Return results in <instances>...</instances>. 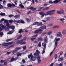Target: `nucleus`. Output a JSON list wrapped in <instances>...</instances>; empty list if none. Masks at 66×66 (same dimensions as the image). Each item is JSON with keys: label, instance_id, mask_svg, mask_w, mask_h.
Returning <instances> with one entry per match:
<instances>
[{"label": "nucleus", "instance_id": "nucleus-56", "mask_svg": "<svg viewBox=\"0 0 66 66\" xmlns=\"http://www.w3.org/2000/svg\"><path fill=\"white\" fill-rule=\"evenodd\" d=\"M48 26H53V24L52 23H50L48 24Z\"/></svg>", "mask_w": 66, "mask_h": 66}, {"label": "nucleus", "instance_id": "nucleus-17", "mask_svg": "<svg viewBox=\"0 0 66 66\" xmlns=\"http://www.w3.org/2000/svg\"><path fill=\"white\" fill-rule=\"evenodd\" d=\"M62 33L63 35H65L66 34V30L65 29H63L62 31Z\"/></svg>", "mask_w": 66, "mask_h": 66}, {"label": "nucleus", "instance_id": "nucleus-50", "mask_svg": "<svg viewBox=\"0 0 66 66\" xmlns=\"http://www.w3.org/2000/svg\"><path fill=\"white\" fill-rule=\"evenodd\" d=\"M9 17H10V18H11V17H12V16H14L13 15H12V14L9 15Z\"/></svg>", "mask_w": 66, "mask_h": 66}, {"label": "nucleus", "instance_id": "nucleus-61", "mask_svg": "<svg viewBox=\"0 0 66 66\" xmlns=\"http://www.w3.org/2000/svg\"><path fill=\"white\" fill-rule=\"evenodd\" d=\"M5 61V60H1V63H4V62Z\"/></svg>", "mask_w": 66, "mask_h": 66}, {"label": "nucleus", "instance_id": "nucleus-31", "mask_svg": "<svg viewBox=\"0 0 66 66\" xmlns=\"http://www.w3.org/2000/svg\"><path fill=\"white\" fill-rule=\"evenodd\" d=\"M52 33V31H50L48 33L47 35H50Z\"/></svg>", "mask_w": 66, "mask_h": 66}, {"label": "nucleus", "instance_id": "nucleus-22", "mask_svg": "<svg viewBox=\"0 0 66 66\" xmlns=\"http://www.w3.org/2000/svg\"><path fill=\"white\" fill-rule=\"evenodd\" d=\"M63 58H60L58 59V61L59 62H62V61H63Z\"/></svg>", "mask_w": 66, "mask_h": 66}, {"label": "nucleus", "instance_id": "nucleus-5", "mask_svg": "<svg viewBox=\"0 0 66 66\" xmlns=\"http://www.w3.org/2000/svg\"><path fill=\"white\" fill-rule=\"evenodd\" d=\"M13 43V42H10L8 43H4L2 44V45L5 47H7L9 46V44H12Z\"/></svg>", "mask_w": 66, "mask_h": 66}, {"label": "nucleus", "instance_id": "nucleus-60", "mask_svg": "<svg viewBox=\"0 0 66 66\" xmlns=\"http://www.w3.org/2000/svg\"><path fill=\"white\" fill-rule=\"evenodd\" d=\"M63 64L62 63H60L59 64V66H63Z\"/></svg>", "mask_w": 66, "mask_h": 66}, {"label": "nucleus", "instance_id": "nucleus-36", "mask_svg": "<svg viewBox=\"0 0 66 66\" xmlns=\"http://www.w3.org/2000/svg\"><path fill=\"white\" fill-rule=\"evenodd\" d=\"M60 20L61 21H64V20H65V19L64 18H62L60 19Z\"/></svg>", "mask_w": 66, "mask_h": 66}, {"label": "nucleus", "instance_id": "nucleus-54", "mask_svg": "<svg viewBox=\"0 0 66 66\" xmlns=\"http://www.w3.org/2000/svg\"><path fill=\"white\" fill-rule=\"evenodd\" d=\"M7 62H4V65H7Z\"/></svg>", "mask_w": 66, "mask_h": 66}, {"label": "nucleus", "instance_id": "nucleus-33", "mask_svg": "<svg viewBox=\"0 0 66 66\" xmlns=\"http://www.w3.org/2000/svg\"><path fill=\"white\" fill-rule=\"evenodd\" d=\"M38 42H39V40H40V41H42L43 40V39L42 38H38Z\"/></svg>", "mask_w": 66, "mask_h": 66}, {"label": "nucleus", "instance_id": "nucleus-62", "mask_svg": "<svg viewBox=\"0 0 66 66\" xmlns=\"http://www.w3.org/2000/svg\"><path fill=\"white\" fill-rule=\"evenodd\" d=\"M12 6L13 7H14V6H15V5L14 4H12Z\"/></svg>", "mask_w": 66, "mask_h": 66}, {"label": "nucleus", "instance_id": "nucleus-43", "mask_svg": "<svg viewBox=\"0 0 66 66\" xmlns=\"http://www.w3.org/2000/svg\"><path fill=\"white\" fill-rule=\"evenodd\" d=\"M3 35V32H0V35H1V37Z\"/></svg>", "mask_w": 66, "mask_h": 66}, {"label": "nucleus", "instance_id": "nucleus-46", "mask_svg": "<svg viewBox=\"0 0 66 66\" xmlns=\"http://www.w3.org/2000/svg\"><path fill=\"white\" fill-rule=\"evenodd\" d=\"M26 20L29 23L30 22V20L28 19H26Z\"/></svg>", "mask_w": 66, "mask_h": 66}, {"label": "nucleus", "instance_id": "nucleus-53", "mask_svg": "<svg viewBox=\"0 0 66 66\" xmlns=\"http://www.w3.org/2000/svg\"><path fill=\"white\" fill-rule=\"evenodd\" d=\"M7 22H8V21L7 20H4V23H7Z\"/></svg>", "mask_w": 66, "mask_h": 66}, {"label": "nucleus", "instance_id": "nucleus-58", "mask_svg": "<svg viewBox=\"0 0 66 66\" xmlns=\"http://www.w3.org/2000/svg\"><path fill=\"white\" fill-rule=\"evenodd\" d=\"M48 5H49V4H45L44 5V6H47Z\"/></svg>", "mask_w": 66, "mask_h": 66}, {"label": "nucleus", "instance_id": "nucleus-37", "mask_svg": "<svg viewBox=\"0 0 66 66\" xmlns=\"http://www.w3.org/2000/svg\"><path fill=\"white\" fill-rule=\"evenodd\" d=\"M3 5H5V3H6V1H3Z\"/></svg>", "mask_w": 66, "mask_h": 66}, {"label": "nucleus", "instance_id": "nucleus-30", "mask_svg": "<svg viewBox=\"0 0 66 66\" xmlns=\"http://www.w3.org/2000/svg\"><path fill=\"white\" fill-rule=\"evenodd\" d=\"M18 32L19 33H21L23 32V30H22V29L19 30V31Z\"/></svg>", "mask_w": 66, "mask_h": 66}, {"label": "nucleus", "instance_id": "nucleus-49", "mask_svg": "<svg viewBox=\"0 0 66 66\" xmlns=\"http://www.w3.org/2000/svg\"><path fill=\"white\" fill-rule=\"evenodd\" d=\"M39 33L38 30H37L35 32V33Z\"/></svg>", "mask_w": 66, "mask_h": 66}, {"label": "nucleus", "instance_id": "nucleus-27", "mask_svg": "<svg viewBox=\"0 0 66 66\" xmlns=\"http://www.w3.org/2000/svg\"><path fill=\"white\" fill-rule=\"evenodd\" d=\"M46 21H48V20H49L50 19V18L49 17H46Z\"/></svg>", "mask_w": 66, "mask_h": 66}, {"label": "nucleus", "instance_id": "nucleus-47", "mask_svg": "<svg viewBox=\"0 0 66 66\" xmlns=\"http://www.w3.org/2000/svg\"><path fill=\"white\" fill-rule=\"evenodd\" d=\"M50 11L51 13H52L53 12H55V10H51Z\"/></svg>", "mask_w": 66, "mask_h": 66}, {"label": "nucleus", "instance_id": "nucleus-14", "mask_svg": "<svg viewBox=\"0 0 66 66\" xmlns=\"http://www.w3.org/2000/svg\"><path fill=\"white\" fill-rule=\"evenodd\" d=\"M29 9H30V10H31L32 11H35V10H36V8H34L33 7H31L29 8Z\"/></svg>", "mask_w": 66, "mask_h": 66}, {"label": "nucleus", "instance_id": "nucleus-13", "mask_svg": "<svg viewBox=\"0 0 66 66\" xmlns=\"http://www.w3.org/2000/svg\"><path fill=\"white\" fill-rule=\"evenodd\" d=\"M18 59V57L16 58H12L11 59V60L10 61V62H13L14 60H17Z\"/></svg>", "mask_w": 66, "mask_h": 66}, {"label": "nucleus", "instance_id": "nucleus-2", "mask_svg": "<svg viewBox=\"0 0 66 66\" xmlns=\"http://www.w3.org/2000/svg\"><path fill=\"white\" fill-rule=\"evenodd\" d=\"M60 40H61V39L60 38H56L55 39L54 42L55 43V44L54 49L53 50V51H54V50H55V49L56 48V46H57V42H58V41H60Z\"/></svg>", "mask_w": 66, "mask_h": 66}, {"label": "nucleus", "instance_id": "nucleus-8", "mask_svg": "<svg viewBox=\"0 0 66 66\" xmlns=\"http://www.w3.org/2000/svg\"><path fill=\"white\" fill-rule=\"evenodd\" d=\"M40 53V52L38 50H37L36 51V53H35L34 55L35 56H37L38 55H39L38 54Z\"/></svg>", "mask_w": 66, "mask_h": 66}, {"label": "nucleus", "instance_id": "nucleus-59", "mask_svg": "<svg viewBox=\"0 0 66 66\" xmlns=\"http://www.w3.org/2000/svg\"><path fill=\"white\" fill-rule=\"evenodd\" d=\"M22 48L23 49H26V46H23Z\"/></svg>", "mask_w": 66, "mask_h": 66}, {"label": "nucleus", "instance_id": "nucleus-35", "mask_svg": "<svg viewBox=\"0 0 66 66\" xmlns=\"http://www.w3.org/2000/svg\"><path fill=\"white\" fill-rule=\"evenodd\" d=\"M14 21L16 22H17V23H20V22H21L20 20H18V21L15 20Z\"/></svg>", "mask_w": 66, "mask_h": 66}, {"label": "nucleus", "instance_id": "nucleus-24", "mask_svg": "<svg viewBox=\"0 0 66 66\" xmlns=\"http://www.w3.org/2000/svg\"><path fill=\"white\" fill-rule=\"evenodd\" d=\"M11 28L12 30H14L15 29V26H10V28Z\"/></svg>", "mask_w": 66, "mask_h": 66}, {"label": "nucleus", "instance_id": "nucleus-20", "mask_svg": "<svg viewBox=\"0 0 66 66\" xmlns=\"http://www.w3.org/2000/svg\"><path fill=\"white\" fill-rule=\"evenodd\" d=\"M60 10L61 11V13L62 14H63L64 12V11L63 9H60Z\"/></svg>", "mask_w": 66, "mask_h": 66}, {"label": "nucleus", "instance_id": "nucleus-45", "mask_svg": "<svg viewBox=\"0 0 66 66\" xmlns=\"http://www.w3.org/2000/svg\"><path fill=\"white\" fill-rule=\"evenodd\" d=\"M57 57V54H56L55 55V59H56Z\"/></svg>", "mask_w": 66, "mask_h": 66}, {"label": "nucleus", "instance_id": "nucleus-51", "mask_svg": "<svg viewBox=\"0 0 66 66\" xmlns=\"http://www.w3.org/2000/svg\"><path fill=\"white\" fill-rule=\"evenodd\" d=\"M36 39V38H31V40H32V41H33L34 40H35Z\"/></svg>", "mask_w": 66, "mask_h": 66}, {"label": "nucleus", "instance_id": "nucleus-38", "mask_svg": "<svg viewBox=\"0 0 66 66\" xmlns=\"http://www.w3.org/2000/svg\"><path fill=\"white\" fill-rule=\"evenodd\" d=\"M49 3L52 4L53 3V2H52V1L51 0H50L49 2Z\"/></svg>", "mask_w": 66, "mask_h": 66}, {"label": "nucleus", "instance_id": "nucleus-18", "mask_svg": "<svg viewBox=\"0 0 66 66\" xmlns=\"http://www.w3.org/2000/svg\"><path fill=\"white\" fill-rule=\"evenodd\" d=\"M22 40H18L16 42V44H20L21 45V42Z\"/></svg>", "mask_w": 66, "mask_h": 66}, {"label": "nucleus", "instance_id": "nucleus-39", "mask_svg": "<svg viewBox=\"0 0 66 66\" xmlns=\"http://www.w3.org/2000/svg\"><path fill=\"white\" fill-rule=\"evenodd\" d=\"M20 23H24V21L23 20H20Z\"/></svg>", "mask_w": 66, "mask_h": 66}, {"label": "nucleus", "instance_id": "nucleus-12", "mask_svg": "<svg viewBox=\"0 0 66 66\" xmlns=\"http://www.w3.org/2000/svg\"><path fill=\"white\" fill-rule=\"evenodd\" d=\"M46 44L45 42L43 43L42 44V45L44 47V50H45L46 47Z\"/></svg>", "mask_w": 66, "mask_h": 66}, {"label": "nucleus", "instance_id": "nucleus-1", "mask_svg": "<svg viewBox=\"0 0 66 66\" xmlns=\"http://www.w3.org/2000/svg\"><path fill=\"white\" fill-rule=\"evenodd\" d=\"M39 14L40 15H41V16H40L41 18H43L45 16H48V15H52V13L51 12V11H48L46 12V13H44L43 12H40L39 13Z\"/></svg>", "mask_w": 66, "mask_h": 66}, {"label": "nucleus", "instance_id": "nucleus-32", "mask_svg": "<svg viewBox=\"0 0 66 66\" xmlns=\"http://www.w3.org/2000/svg\"><path fill=\"white\" fill-rule=\"evenodd\" d=\"M59 26L57 25L53 27L54 28H59Z\"/></svg>", "mask_w": 66, "mask_h": 66}, {"label": "nucleus", "instance_id": "nucleus-10", "mask_svg": "<svg viewBox=\"0 0 66 66\" xmlns=\"http://www.w3.org/2000/svg\"><path fill=\"white\" fill-rule=\"evenodd\" d=\"M36 57L37 58L38 63H39L41 62V60H40V56H39V55H38Z\"/></svg>", "mask_w": 66, "mask_h": 66}, {"label": "nucleus", "instance_id": "nucleus-29", "mask_svg": "<svg viewBox=\"0 0 66 66\" xmlns=\"http://www.w3.org/2000/svg\"><path fill=\"white\" fill-rule=\"evenodd\" d=\"M38 31L39 33H42V32H43V31L42 30L40 29L38 30Z\"/></svg>", "mask_w": 66, "mask_h": 66}, {"label": "nucleus", "instance_id": "nucleus-19", "mask_svg": "<svg viewBox=\"0 0 66 66\" xmlns=\"http://www.w3.org/2000/svg\"><path fill=\"white\" fill-rule=\"evenodd\" d=\"M61 0H56L55 1L53 2V3H58V2H59L60 1H61Z\"/></svg>", "mask_w": 66, "mask_h": 66}, {"label": "nucleus", "instance_id": "nucleus-34", "mask_svg": "<svg viewBox=\"0 0 66 66\" xmlns=\"http://www.w3.org/2000/svg\"><path fill=\"white\" fill-rule=\"evenodd\" d=\"M19 6H20L22 8H24V6H23V5H22L21 4H20L19 5Z\"/></svg>", "mask_w": 66, "mask_h": 66}, {"label": "nucleus", "instance_id": "nucleus-28", "mask_svg": "<svg viewBox=\"0 0 66 66\" xmlns=\"http://www.w3.org/2000/svg\"><path fill=\"white\" fill-rule=\"evenodd\" d=\"M22 37V35H19V36H18V37L17 38V39H20V38L21 37Z\"/></svg>", "mask_w": 66, "mask_h": 66}, {"label": "nucleus", "instance_id": "nucleus-26", "mask_svg": "<svg viewBox=\"0 0 66 66\" xmlns=\"http://www.w3.org/2000/svg\"><path fill=\"white\" fill-rule=\"evenodd\" d=\"M14 32V31H10L9 33H8V34H12V33H13Z\"/></svg>", "mask_w": 66, "mask_h": 66}, {"label": "nucleus", "instance_id": "nucleus-25", "mask_svg": "<svg viewBox=\"0 0 66 66\" xmlns=\"http://www.w3.org/2000/svg\"><path fill=\"white\" fill-rule=\"evenodd\" d=\"M7 6L9 7H12V4H7Z\"/></svg>", "mask_w": 66, "mask_h": 66}, {"label": "nucleus", "instance_id": "nucleus-55", "mask_svg": "<svg viewBox=\"0 0 66 66\" xmlns=\"http://www.w3.org/2000/svg\"><path fill=\"white\" fill-rule=\"evenodd\" d=\"M3 6L1 5L0 4V9H2L3 8Z\"/></svg>", "mask_w": 66, "mask_h": 66}, {"label": "nucleus", "instance_id": "nucleus-44", "mask_svg": "<svg viewBox=\"0 0 66 66\" xmlns=\"http://www.w3.org/2000/svg\"><path fill=\"white\" fill-rule=\"evenodd\" d=\"M57 14H62V13L61 12V11H57Z\"/></svg>", "mask_w": 66, "mask_h": 66}, {"label": "nucleus", "instance_id": "nucleus-15", "mask_svg": "<svg viewBox=\"0 0 66 66\" xmlns=\"http://www.w3.org/2000/svg\"><path fill=\"white\" fill-rule=\"evenodd\" d=\"M47 28V26L45 25L43 26L42 27H41L40 28V29H43L44 30L45 29H46Z\"/></svg>", "mask_w": 66, "mask_h": 66}, {"label": "nucleus", "instance_id": "nucleus-63", "mask_svg": "<svg viewBox=\"0 0 66 66\" xmlns=\"http://www.w3.org/2000/svg\"><path fill=\"white\" fill-rule=\"evenodd\" d=\"M22 61L23 62V63H26V61H25L23 59L22 60Z\"/></svg>", "mask_w": 66, "mask_h": 66}, {"label": "nucleus", "instance_id": "nucleus-9", "mask_svg": "<svg viewBox=\"0 0 66 66\" xmlns=\"http://www.w3.org/2000/svg\"><path fill=\"white\" fill-rule=\"evenodd\" d=\"M62 34L60 32H59L56 34V36L58 37H62Z\"/></svg>", "mask_w": 66, "mask_h": 66}, {"label": "nucleus", "instance_id": "nucleus-4", "mask_svg": "<svg viewBox=\"0 0 66 66\" xmlns=\"http://www.w3.org/2000/svg\"><path fill=\"white\" fill-rule=\"evenodd\" d=\"M34 25H37L38 26H42L43 24L42 22H40L39 23L38 22H34L32 25V26H34Z\"/></svg>", "mask_w": 66, "mask_h": 66}, {"label": "nucleus", "instance_id": "nucleus-64", "mask_svg": "<svg viewBox=\"0 0 66 66\" xmlns=\"http://www.w3.org/2000/svg\"><path fill=\"white\" fill-rule=\"evenodd\" d=\"M55 65L56 66H59V64L58 63H56Z\"/></svg>", "mask_w": 66, "mask_h": 66}, {"label": "nucleus", "instance_id": "nucleus-23", "mask_svg": "<svg viewBox=\"0 0 66 66\" xmlns=\"http://www.w3.org/2000/svg\"><path fill=\"white\" fill-rule=\"evenodd\" d=\"M6 26L8 27V28H10V24H9V23H6Z\"/></svg>", "mask_w": 66, "mask_h": 66}, {"label": "nucleus", "instance_id": "nucleus-11", "mask_svg": "<svg viewBox=\"0 0 66 66\" xmlns=\"http://www.w3.org/2000/svg\"><path fill=\"white\" fill-rule=\"evenodd\" d=\"M44 43H45L46 44H47L48 43V38H47V36H46L44 40Z\"/></svg>", "mask_w": 66, "mask_h": 66}, {"label": "nucleus", "instance_id": "nucleus-6", "mask_svg": "<svg viewBox=\"0 0 66 66\" xmlns=\"http://www.w3.org/2000/svg\"><path fill=\"white\" fill-rule=\"evenodd\" d=\"M21 49V48L20 47H16L15 48V49L12 52V54H14L15 53L17 52L18 51V50H20V49Z\"/></svg>", "mask_w": 66, "mask_h": 66}, {"label": "nucleus", "instance_id": "nucleus-41", "mask_svg": "<svg viewBox=\"0 0 66 66\" xmlns=\"http://www.w3.org/2000/svg\"><path fill=\"white\" fill-rule=\"evenodd\" d=\"M38 47H41V42H39L38 45Z\"/></svg>", "mask_w": 66, "mask_h": 66}, {"label": "nucleus", "instance_id": "nucleus-42", "mask_svg": "<svg viewBox=\"0 0 66 66\" xmlns=\"http://www.w3.org/2000/svg\"><path fill=\"white\" fill-rule=\"evenodd\" d=\"M12 39H8L7 40H6V42H9V41H10V40H12Z\"/></svg>", "mask_w": 66, "mask_h": 66}, {"label": "nucleus", "instance_id": "nucleus-57", "mask_svg": "<svg viewBox=\"0 0 66 66\" xmlns=\"http://www.w3.org/2000/svg\"><path fill=\"white\" fill-rule=\"evenodd\" d=\"M13 20H9V22H10V23H11V22H13Z\"/></svg>", "mask_w": 66, "mask_h": 66}, {"label": "nucleus", "instance_id": "nucleus-16", "mask_svg": "<svg viewBox=\"0 0 66 66\" xmlns=\"http://www.w3.org/2000/svg\"><path fill=\"white\" fill-rule=\"evenodd\" d=\"M14 16L15 19H16V18H19L20 17V16L19 15H16L15 16Z\"/></svg>", "mask_w": 66, "mask_h": 66}, {"label": "nucleus", "instance_id": "nucleus-40", "mask_svg": "<svg viewBox=\"0 0 66 66\" xmlns=\"http://www.w3.org/2000/svg\"><path fill=\"white\" fill-rule=\"evenodd\" d=\"M21 53H18L17 54V56L18 57L19 56H21Z\"/></svg>", "mask_w": 66, "mask_h": 66}, {"label": "nucleus", "instance_id": "nucleus-7", "mask_svg": "<svg viewBox=\"0 0 66 66\" xmlns=\"http://www.w3.org/2000/svg\"><path fill=\"white\" fill-rule=\"evenodd\" d=\"M0 27H2V28L3 29L4 28L5 30L6 31H9V28H7L5 26H4L2 24H0Z\"/></svg>", "mask_w": 66, "mask_h": 66}, {"label": "nucleus", "instance_id": "nucleus-48", "mask_svg": "<svg viewBox=\"0 0 66 66\" xmlns=\"http://www.w3.org/2000/svg\"><path fill=\"white\" fill-rule=\"evenodd\" d=\"M44 9V7H39L38 8V9H39V10L38 11H40V10H41V9Z\"/></svg>", "mask_w": 66, "mask_h": 66}, {"label": "nucleus", "instance_id": "nucleus-52", "mask_svg": "<svg viewBox=\"0 0 66 66\" xmlns=\"http://www.w3.org/2000/svg\"><path fill=\"white\" fill-rule=\"evenodd\" d=\"M4 20V19H2L1 20H0V22H2L3 21V20Z\"/></svg>", "mask_w": 66, "mask_h": 66}, {"label": "nucleus", "instance_id": "nucleus-3", "mask_svg": "<svg viewBox=\"0 0 66 66\" xmlns=\"http://www.w3.org/2000/svg\"><path fill=\"white\" fill-rule=\"evenodd\" d=\"M28 56L29 58H30L31 57V60H32V61H35L36 60V58L33 56L32 54H31L30 55H29Z\"/></svg>", "mask_w": 66, "mask_h": 66}, {"label": "nucleus", "instance_id": "nucleus-21", "mask_svg": "<svg viewBox=\"0 0 66 66\" xmlns=\"http://www.w3.org/2000/svg\"><path fill=\"white\" fill-rule=\"evenodd\" d=\"M21 40H22L21 42V45H23V44H26V42H22L23 41V39Z\"/></svg>", "mask_w": 66, "mask_h": 66}]
</instances>
